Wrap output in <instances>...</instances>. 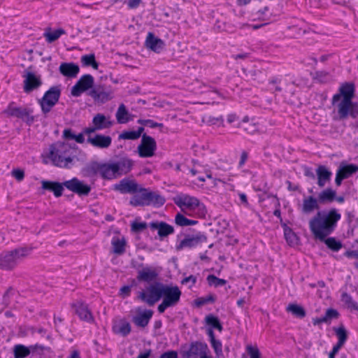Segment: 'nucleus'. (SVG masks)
Returning a JSON list of instances; mask_svg holds the SVG:
<instances>
[{"label": "nucleus", "instance_id": "31", "mask_svg": "<svg viewBox=\"0 0 358 358\" xmlns=\"http://www.w3.org/2000/svg\"><path fill=\"white\" fill-rule=\"evenodd\" d=\"M338 312L333 308H328L324 315L320 317H315L313 319V324L316 326L321 323L330 324L332 320L337 319L338 317Z\"/></svg>", "mask_w": 358, "mask_h": 358}, {"label": "nucleus", "instance_id": "63", "mask_svg": "<svg viewBox=\"0 0 358 358\" xmlns=\"http://www.w3.org/2000/svg\"><path fill=\"white\" fill-rule=\"evenodd\" d=\"M141 2V0H129L127 3V5L129 8L134 9L138 7Z\"/></svg>", "mask_w": 358, "mask_h": 358}, {"label": "nucleus", "instance_id": "8", "mask_svg": "<svg viewBox=\"0 0 358 358\" xmlns=\"http://www.w3.org/2000/svg\"><path fill=\"white\" fill-rule=\"evenodd\" d=\"M33 110L29 108L17 107L14 102L8 104L6 109L3 111L8 117H14L24 121L29 125L34 121V117L31 115Z\"/></svg>", "mask_w": 358, "mask_h": 358}, {"label": "nucleus", "instance_id": "52", "mask_svg": "<svg viewBox=\"0 0 358 358\" xmlns=\"http://www.w3.org/2000/svg\"><path fill=\"white\" fill-rule=\"evenodd\" d=\"M138 122L141 124L148 125L150 128L161 127L163 126L162 123L155 122L152 120H138Z\"/></svg>", "mask_w": 358, "mask_h": 358}, {"label": "nucleus", "instance_id": "29", "mask_svg": "<svg viewBox=\"0 0 358 358\" xmlns=\"http://www.w3.org/2000/svg\"><path fill=\"white\" fill-rule=\"evenodd\" d=\"M319 200L313 196H308L303 199L301 210L305 214H310L315 210H318L320 206L318 203Z\"/></svg>", "mask_w": 358, "mask_h": 358}, {"label": "nucleus", "instance_id": "4", "mask_svg": "<svg viewBox=\"0 0 358 358\" xmlns=\"http://www.w3.org/2000/svg\"><path fill=\"white\" fill-rule=\"evenodd\" d=\"M29 254L26 248H19L0 253V269L11 271L14 269Z\"/></svg>", "mask_w": 358, "mask_h": 358}, {"label": "nucleus", "instance_id": "30", "mask_svg": "<svg viewBox=\"0 0 358 358\" xmlns=\"http://www.w3.org/2000/svg\"><path fill=\"white\" fill-rule=\"evenodd\" d=\"M115 117L118 124H127L134 120V115L128 111L124 104L121 103L115 113Z\"/></svg>", "mask_w": 358, "mask_h": 358}, {"label": "nucleus", "instance_id": "53", "mask_svg": "<svg viewBox=\"0 0 358 358\" xmlns=\"http://www.w3.org/2000/svg\"><path fill=\"white\" fill-rule=\"evenodd\" d=\"M131 331V326L127 322L121 325V327L117 331V333L121 334L123 336L128 335Z\"/></svg>", "mask_w": 358, "mask_h": 358}, {"label": "nucleus", "instance_id": "50", "mask_svg": "<svg viewBox=\"0 0 358 358\" xmlns=\"http://www.w3.org/2000/svg\"><path fill=\"white\" fill-rule=\"evenodd\" d=\"M282 79L281 78L274 77L269 80L268 83L274 86V90L275 92H280L282 90V87L280 86V85L282 83Z\"/></svg>", "mask_w": 358, "mask_h": 358}, {"label": "nucleus", "instance_id": "20", "mask_svg": "<svg viewBox=\"0 0 358 358\" xmlns=\"http://www.w3.org/2000/svg\"><path fill=\"white\" fill-rule=\"evenodd\" d=\"M23 77L24 78V91L26 93H29L38 89L42 85L40 77L36 76L33 72L25 71Z\"/></svg>", "mask_w": 358, "mask_h": 358}, {"label": "nucleus", "instance_id": "62", "mask_svg": "<svg viewBox=\"0 0 358 358\" xmlns=\"http://www.w3.org/2000/svg\"><path fill=\"white\" fill-rule=\"evenodd\" d=\"M343 345L336 343L334 347L332 350L329 354V358H335L336 355L338 353L339 350Z\"/></svg>", "mask_w": 358, "mask_h": 358}, {"label": "nucleus", "instance_id": "49", "mask_svg": "<svg viewBox=\"0 0 358 358\" xmlns=\"http://www.w3.org/2000/svg\"><path fill=\"white\" fill-rule=\"evenodd\" d=\"M188 220L187 217H185L181 213H177L175 217V223L180 227H185L188 226Z\"/></svg>", "mask_w": 358, "mask_h": 358}, {"label": "nucleus", "instance_id": "27", "mask_svg": "<svg viewBox=\"0 0 358 358\" xmlns=\"http://www.w3.org/2000/svg\"><path fill=\"white\" fill-rule=\"evenodd\" d=\"M111 138L110 136H105L101 134H96L94 136L88 135L87 142L92 145L99 148H106L111 144Z\"/></svg>", "mask_w": 358, "mask_h": 358}, {"label": "nucleus", "instance_id": "5", "mask_svg": "<svg viewBox=\"0 0 358 358\" xmlns=\"http://www.w3.org/2000/svg\"><path fill=\"white\" fill-rule=\"evenodd\" d=\"M181 294L178 286L164 284L162 292L163 300L157 307L158 312L163 313L168 308L176 306L180 301Z\"/></svg>", "mask_w": 358, "mask_h": 358}, {"label": "nucleus", "instance_id": "18", "mask_svg": "<svg viewBox=\"0 0 358 358\" xmlns=\"http://www.w3.org/2000/svg\"><path fill=\"white\" fill-rule=\"evenodd\" d=\"M92 124L93 126L84 129L85 134L90 135L96 131L108 128L111 122L106 119L105 115L98 113L93 117Z\"/></svg>", "mask_w": 358, "mask_h": 358}, {"label": "nucleus", "instance_id": "16", "mask_svg": "<svg viewBox=\"0 0 358 358\" xmlns=\"http://www.w3.org/2000/svg\"><path fill=\"white\" fill-rule=\"evenodd\" d=\"M133 162L126 157L113 161V178L128 173L132 168Z\"/></svg>", "mask_w": 358, "mask_h": 358}, {"label": "nucleus", "instance_id": "3", "mask_svg": "<svg viewBox=\"0 0 358 358\" xmlns=\"http://www.w3.org/2000/svg\"><path fill=\"white\" fill-rule=\"evenodd\" d=\"M164 203L165 199L162 196L139 185L138 191L134 194L129 201L130 205L134 207L151 205L159 207L163 206Z\"/></svg>", "mask_w": 358, "mask_h": 358}, {"label": "nucleus", "instance_id": "41", "mask_svg": "<svg viewBox=\"0 0 358 358\" xmlns=\"http://www.w3.org/2000/svg\"><path fill=\"white\" fill-rule=\"evenodd\" d=\"M126 240L124 238L113 241V253L117 255H122L125 252Z\"/></svg>", "mask_w": 358, "mask_h": 358}, {"label": "nucleus", "instance_id": "19", "mask_svg": "<svg viewBox=\"0 0 358 358\" xmlns=\"http://www.w3.org/2000/svg\"><path fill=\"white\" fill-rule=\"evenodd\" d=\"M138 184L135 180L124 178L114 185L113 189L121 194H134L138 189Z\"/></svg>", "mask_w": 358, "mask_h": 358}, {"label": "nucleus", "instance_id": "2", "mask_svg": "<svg viewBox=\"0 0 358 358\" xmlns=\"http://www.w3.org/2000/svg\"><path fill=\"white\" fill-rule=\"evenodd\" d=\"M48 157L55 166L69 169L73 165L75 156L69 143L58 141L50 145Z\"/></svg>", "mask_w": 358, "mask_h": 358}, {"label": "nucleus", "instance_id": "58", "mask_svg": "<svg viewBox=\"0 0 358 358\" xmlns=\"http://www.w3.org/2000/svg\"><path fill=\"white\" fill-rule=\"evenodd\" d=\"M214 301H215L214 297L212 295H209V296H206L205 298L199 299L197 301L196 303H197L198 306H203V305H204V304H206L207 303H209V302L213 303V302H214Z\"/></svg>", "mask_w": 358, "mask_h": 358}, {"label": "nucleus", "instance_id": "59", "mask_svg": "<svg viewBox=\"0 0 358 358\" xmlns=\"http://www.w3.org/2000/svg\"><path fill=\"white\" fill-rule=\"evenodd\" d=\"M75 134L73 133L71 129H65L63 131V137L67 140H74Z\"/></svg>", "mask_w": 358, "mask_h": 358}, {"label": "nucleus", "instance_id": "45", "mask_svg": "<svg viewBox=\"0 0 358 358\" xmlns=\"http://www.w3.org/2000/svg\"><path fill=\"white\" fill-rule=\"evenodd\" d=\"M206 322L208 325L211 326L213 328L216 329L220 331L222 330V326L217 317L213 316L212 315H207L206 317Z\"/></svg>", "mask_w": 358, "mask_h": 358}, {"label": "nucleus", "instance_id": "54", "mask_svg": "<svg viewBox=\"0 0 358 358\" xmlns=\"http://www.w3.org/2000/svg\"><path fill=\"white\" fill-rule=\"evenodd\" d=\"M203 121H206L207 123L210 124H215L220 122H223V118L222 116H219L217 117H211V116H206L203 117Z\"/></svg>", "mask_w": 358, "mask_h": 358}, {"label": "nucleus", "instance_id": "64", "mask_svg": "<svg viewBox=\"0 0 358 358\" xmlns=\"http://www.w3.org/2000/svg\"><path fill=\"white\" fill-rule=\"evenodd\" d=\"M131 292L130 286H123L120 289V294L123 296V297L128 296Z\"/></svg>", "mask_w": 358, "mask_h": 358}, {"label": "nucleus", "instance_id": "22", "mask_svg": "<svg viewBox=\"0 0 358 358\" xmlns=\"http://www.w3.org/2000/svg\"><path fill=\"white\" fill-rule=\"evenodd\" d=\"M41 187L44 190L52 192L54 196L58 198L62 195L65 186L64 182L43 180L41 181Z\"/></svg>", "mask_w": 358, "mask_h": 358}, {"label": "nucleus", "instance_id": "21", "mask_svg": "<svg viewBox=\"0 0 358 358\" xmlns=\"http://www.w3.org/2000/svg\"><path fill=\"white\" fill-rule=\"evenodd\" d=\"M153 315L152 310L145 309L142 310L140 308L136 309V314L132 318L134 324L141 328H145L148 326Z\"/></svg>", "mask_w": 358, "mask_h": 358}, {"label": "nucleus", "instance_id": "28", "mask_svg": "<svg viewBox=\"0 0 358 358\" xmlns=\"http://www.w3.org/2000/svg\"><path fill=\"white\" fill-rule=\"evenodd\" d=\"M145 44L148 48L155 52H159L164 46V41L156 37L152 32L148 34Z\"/></svg>", "mask_w": 358, "mask_h": 358}, {"label": "nucleus", "instance_id": "39", "mask_svg": "<svg viewBox=\"0 0 358 358\" xmlns=\"http://www.w3.org/2000/svg\"><path fill=\"white\" fill-rule=\"evenodd\" d=\"M80 61L85 66H92L94 69H98L99 64L96 62L94 54L83 55Z\"/></svg>", "mask_w": 358, "mask_h": 358}, {"label": "nucleus", "instance_id": "61", "mask_svg": "<svg viewBox=\"0 0 358 358\" xmlns=\"http://www.w3.org/2000/svg\"><path fill=\"white\" fill-rule=\"evenodd\" d=\"M159 358H178V353L176 351L170 350L162 354Z\"/></svg>", "mask_w": 358, "mask_h": 358}, {"label": "nucleus", "instance_id": "51", "mask_svg": "<svg viewBox=\"0 0 358 358\" xmlns=\"http://www.w3.org/2000/svg\"><path fill=\"white\" fill-rule=\"evenodd\" d=\"M212 348L214 349L215 354L219 356L222 354V345L219 340H213L210 341Z\"/></svg>", "mask_w": 358, "mask_h": 358}, {"label": "nucleus", "instance_id": "33", "mask_svg": "<svg viewBox=\"0 0 358 358\" xmlns=\"http://www.w3.org/2000/svg\"><path fill=\"white\" fill-rule=\"evenodd\" d=\"M157 275V274L154 270L146 267L138 272L137 279L139 281L150 282L154 280Z\"/></svg>", "mask_w": 358, "mask_h": 358}, {"label": "nucleus", "instance_id": "14", "mask_svg": "<svg viewBox=\"0 0 358 358\" xmlns=\"http://www.w3.org/2000/svg\"><path fill=\"white\" fill-rule=\"evenodd\" d=\"M94 78L90 74L82 76L72 87L71 94L74 97L80 96L84 92L91 89L94 85Z\"/></svg>", "mask_w": 358, "mask_h": 358}, {"label": "nucleus", "instance_id": "12", "mask_svg": "<svg viewBox=\"0 0 358 358\" xmlns=\"http://www.w3.org/2000/svg\"><path fill=\"white\" fill-rule=\"evenodd\" d=\"M209 352L206 343L202 342H193L187 350L181 352L182 358H201L206 353Z\"/></svg>", "mask_w": 358, "mask_h": 358}, {"label": "nucleus", "instance_id": "9", "mask_svg": "<svg viewBox=\"0 0 358 358\" xmlns=\"http://www.w3.org/2000/svg\"><path fill=\"white\" fill-rule=\"evenodd\" d=\"M85 171L90 176L99 174L103 179L110 180L112 178V162H93L85 167Z\"/></svg>", "mask_w": 358, "mask_h": 358}, {"label": "nucleus", "instance_id": "56", "mask_svg": "<svg viewBox=\"0 0 358 358\" xmlns=\"http://www.w3.org/2000/svg\"><path fill=\"white\" fill-rule=\"evenodd\" d=\"M194 167L192 169H188V171L192 176H196L198 173L201 172L202 166L196 161L193 160Z\"/></svg>", "mask_w": 358, "mask_h": 358}, {"label": "nucleus", "instance_id": "46", "mask_svg": "<svg viewBox=\"0 0 358 358\" xmlns=\"http://www.w3.org/2000/svg\"><path fill=\"white\" fill-rule=\"evenodd\" d=\"M207 281L210 286L215 287H222L227 283L225 280L219 278L214 275H209L207 277Z\"/></svg>", "mask_w": 358, "mask_h": 358}, {"label": "nucleus", "instance_id": "57", "mask_svg": "<svg viewBox=\"0 0 358 358\" xmlns=\"http://www.w3.org/2000/svg\"><path fill=\"white\" fill-rule=\"evenodd\" d=\"M329 77L328 73L325 71H317L315 73V78L318 80L320 82H326Z\"/></svg>", "mask_w": 358, "mask_h": 358}, {"label": "nucleus", "instance_id": "32", "mask_svg": "<svg viewBox=\"0 0 358 358\" xmlns=\"http://www.w3.org/2000/svg\"><path fill=\"white\" fill-rule=\"evenodd\" d=\"M316 174L318 186L323 187L330 180L332 173L325 166L321 165L316 169Z\"/></svg>", "mask_w": 358, "mask_h": 358}, {"label": "nucleus", "instance_id": "43", "mask_svg": "<svg viewBox=\"0 0 358 358\" xmlns=\"http://www.w3.org/2000/svg\"><path fill=\"white\" fill-rule=\"evenodd\" d=\"M336 334L338 337V344L343 345L347 341L348 334L347 331L343 326H341L337 329H335Z\"/></svg>", "mask_w": 358, "mask_h": 358}, {"label": "nucleus", "instance_id": "13", "mask_svg": "<svg viewBox=\"0 0 358 358\" xmlns=\"http://www.w3.org/2000/svg\"><path fill=\"white\" fill-rule=\"evenodd\" d=\"M64 185L67 189L80 196H87L91 191V187L89 185L80 180L76 177L71 180L64 181Z\"/></svg>", "mask_w": 358, "mask_h": 358}, {"label": "nucleus", "instance_id": "34", "mask_svg": "<svg viewBox=\"0 0 358 358\" xmlns=\"http://www.w3.org/2000/svg\"><path fill=\"white\" fill-rule=\"evenodd\" d=\"M337 171L345 179L358 171V165L354 164H341Z\"/></svg>", "mask_w": 358, "mask_h": 358}, {"label": "nucleus", "instance_id": "35", "mask_svg": "<svg viewBox=\"0 0 358 358\" xmlns=\"http://www.w3.org/2000/svg\"><path fill=\"white\" fill-rule=\"evenodd\" d=\"M336 191L327 188L319 194L318 200L320 203L332 202L336 199Z\"/></svg>", "mask_w": 358, "mask_h": 358}, {"label": "nucleus", "instance_id": "44", "mask_svg": "<svg viewBox=\"0 0 358 358\" xmlns=\"http://www.w3.org/2000/svg\"><path fill=\"white\" fill-rule=\"evenodd\" d=\"M285 238L290 245L297 244L298 238L295 233L289 228H285L284 231Z\"/></svg>", "mask_w": 358, "mask_h": 358}, {"label": "nucleus", "instance_id": "10", "mask_svg": "<svg viewBox=\"0 0 358 358\" xmlns=\"http://www.w3.org/2000/svg\"><path fill=\"white\" fill-rule=\"evenodd\" d=\"M174 203L182 211L185 210H194L196 208L201 209L204 206L200 203L199 200L194 196L185 194H180L173 199Z\"/></svg>", "mask_w": 358, "mask_h": 358}, {"label": "nucleus", "instance_id": "37", "mask_svg": "<svg viewBox=\"0 0 358 358\" xmlns=\"http://www.w3.org/2000/svg\"><path fill=\"white\" fill-rule=\"evenodd\" d=\"M143 130V127H139L137 131H124L119 135L118 138L124 140H136L141 136Z\"/></svg>", "mask_w": 358, "mask_h": 358}, {"label": "nucleus", "instance_id": "38", "mask_svg": "<svg viewBox=\"0 0 358 358\" xmlns=\"http://www.w3.org/2000/svg\"><path fill=\"white\" fill-rule=\"evenodd\" d=\"M286 310L299 318H303L306 316V311L303 308L295 303L289 304Z\"/></svg>", "mask_w": 358, "mask_h": 358}, {"label": "nucleus", "instance_id": "60", "mask_svg": "<svg viewBox=\"0 0 358 358\" xmlns=\"http://www.w3.org/2000/svg\"><path fill=\"white\" fill-rule=\"evenodd\" d=\"M188 282H191V285L189 287H192L196 282V277L195 275H191L188 277L185 278L182 280V284H187Z\"/></svg>", "mask_w": 358, "mask_h": 358}, {"label": "nucleus", "instance_id": "23", "mask_svg": "<svg viewBox=\"0 0 358 358\" xmlns=\"http://www.w3.org/2000/svg\"><path fill=\"white\" fill-rule=\"evenodd\" d=\"M150 227L152 230H157L158 236L161 239L174 232V228L164 222H152L150 223Z\"/></svg>", "mask_w": 358, "mask_h": 358}, {"label": "nucleus", "instance_id": "26", "mask_svg": "<svg viewBox=\"0 0 358 358\" xmlns=\"http://www.w3.org/2000/svg\"><path fill=\"white\" fill-rule=\"evenodd\" d=\"M59 71L65 77L76 78L80 71V68L73 62H63L60 64Z\"/></svg>", "mask_w": 358, "mask_h": 358}, {"label": "nucleus", "instance_id": "40", "mask_svg": "<svg viewBox=\"0 0 358 358\" xmlns=\"http://www.w3.org/2000/svg\"><path fill=\"white\" fill-rule=\"evenodd\" d=\"M341 301L345 303L348 308L358 311V303L355 301L352 297L348 293L343 292L341 294Z\"/></svg>", "mask_w": 358, "mask_h": 358}, {"label": "nucleus", "instance_id": "7", "mask_svg": "<svg viewBox=\"0 0 358 358\" xmlns=\"http://www.w3.org/2000/svg\"><path fill=\"white\" fill-rule=\"evenodd\" d=\"M61 95L60 86H52L45 92L43 96L38 100V103L44 115L48 114L58 102Z\"/></svg>", "mask_w": 358, "mask_h": 358}, {"label": "nucleus", "instance_id": "17", "mask_svg": "<svg viewBox=\"0 0 358 358\" xmlns=\"http://www.w3.org/2000/svg\"><path fill=\"white\" fill-rule=\"evenodd\" d=\"M206 236L201 233L194 235H187L176 245V249L180 250L183 248H192L203 242H206Z\"/></svg>", "mask_w": 358, "mask_h": 358}, {"label": "nucleus", "instance_id": "6", "mask_svg": "<svg viewBox=\"0 0 358 358\" xmlns=\"http://www.w3.org/2000/svg\"><path fill=\"white\" fill-rule=\"evenodd\" d=\"M164 283L152 282L148 284L138 294V299L149 306H153L162 299Z\"/></svg>", "mask_w": 358, "mask_h": 358}, {"label": "nucleus", "instance_id": "36", "mask_svg": "<svg viewBox=\"0 0 358 358\" xmlns=\"http://www.w3.org/2000/svg\"><path fill=\"white\" fill-rule=\"evenodd\" d=\"M31 353V349L22 344H17L13 347L14 358H25Z\"/></svg>", "mask_w": 358, "mask_h": 358}, {"label": "nucleus", "instance_id": "25", "mask_svg": "<svg viewBox=\"0 0 358 358\" xmlns=\"http://www.w3.org/2000/svg\"><path fill=\"white\" fill-rule=\"evenodd\" d=\"M73 306L75 308L76 313L79 316L80 320L87 322H93L94 318L86 303L81 301H77L73 304Z\"/></svg>", "mask_w": 358, "mask_h": 358}, {"label": "nucleus", "instance_id": "1", "mask_svg": "<svg viewBox=\"0 0 358 358\" xmlns=\"http://www.w3.org/2000/svg\"><path fill=\"white\" fill-rule=\"evenodd\" d=\"M341 214L336 208L320 210L309 220V229L316 240L324 242L328 248L338 252L342 248V243L334 237L328 236L336 229Z\"/></svg>", "mask_w": 358, "mask_h": 358}, {"label": "nucleus", "instance_id": "42", "mask_svg": "<svg viewBox=\"0 0 358 358\" xmlns=\"http://www.w3.org/2000/svg\"><path fill=\"white\" fill-rule=\"evenodd\" d=\"M65 34V31L62 29H58L51 32H45L44 36L48 43H52L57 40L62 34Z\"/></svg>", "mask_w": 358, "mask_h": 358}, {"label": "nucleus", "instance_id": "55", "mask_svg": "<svg viewBox=\"0 0 358 358\" xmlns=\"http://www.w3.org/2000/svg\"><path fill=\"white\" fill-rule=\"evenodd\" d=\"M11 176L17 181H22L24 178V173L22 169H13L11 172Z\"/></svg>", "mask_w": 358, "mask_h": 358}, {"label": "nucleus", "instance_id": "15", "mask_svg": "<svg viewBox=\"0 0 358 358\" xmlns=\"http://www.w3.org/2000/svg\"><path fill=\"white\" fill-rule=\"evenodd\" d=\"M157 149L155 140L146 134L142 136L141 143L138 146V155L141 157H150Z\"/></svg>", "mask_w": 358, "mask_h": 358}, {"label": "nucleus", "instance_id": "24", "mask_svg": "<svg viewBox=\"0 0 358 358\" xmlns=\"http://www.w3.org/2000/svg\"><path fill=\"white\" fill-rule=\"evenodd\" d=\"M355 86L352 83H345L340 88V94H336L333 96L332 103L335 104L336 102L338 101L341 96L343 99L352 100L354 96Z\"/></svg>", "mask_w": 358, "mask_h": 358}, {"label": "nucleus", "instance_id": "11", "mask_svg": "<svg viewBox=\"0 0 358 358\" xmlns=\"http://www.w3.org/2000/svg\"><path fill=\"white\" fill-rule=\"evenodd\" d=\"M337 108L340 120H345L348 115L356 118L358 115V104L352 100L343 99L337 105Z\"/></svg>", "mask_w": 358, "mask_h": 358}, {"label": "nucleus", "instance_id": "47", "mask_svg": "<svg viewBox=\"0 0 358 358\" xmlns=\"http://www.w3.org/2000/svg\"><path fill=\"white\" fill-rule=\"evenodd\" d=\"M148 227L146 222H139L135 220L131 224V229L134 233H139L145 230Z\"/></svg>", "mask_w": 358, "mask_h": 358}, {"label": "nucleus", "instance_id": "48", "mask_svg": "<svg viewBox=\"0 0 358 358\" xmlns=\"http://www.w3.org/2000/svg\"><path fill=\"white\" fill-rule=\"evenodd\" d=\"M246 351L250 358H261L260 352L257 346L247 345Z\"/></svg>", "mask_w": 358, "mask_h": 358}]
</instances>
